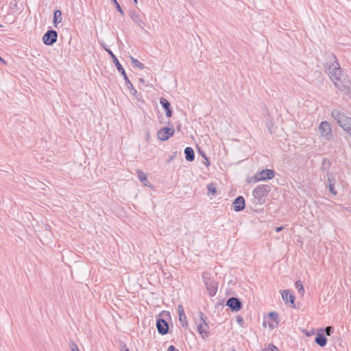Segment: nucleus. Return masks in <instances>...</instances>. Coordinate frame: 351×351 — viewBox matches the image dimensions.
Here are the masks:
<instances>
[{
  "mask_svg": "<svg viewBox=\"0 0 351 351\" xmlns=\"http://www.w3.org/2000/svg\"><path fill=\"white\" fill-rule=\"evenodd\" d=\"M324 56L326 60L324 63V68L329 77L333 82L336 88L341 91H346L348 89L351 82L349 78L342 73L336 56L332 52H326Z\"/></svg>",
  "mask_w": 351,
  "mask_h": 351,
  "instance_id": "obj_1",
  "label": "nucleus"
},
{
  "mask_svg": "<svg viewBox=\"0 0 351 351\" xmlns=\"http://www.w3.org/2000/svg\"><path fill=\"white\" fill-rule=\"evenodd\" d=\"M104 49L108 53V54H110V56L112 58V62L114 63L117 70L121 73V74L123 77L125 84H126L128 89L130 90V93L136 97H137V90L134 88L132 84L129 80V79L127 76V74H126L123 67L119 62V60L117 59V58L115 56V55L112 53V51L110 49L106 48V47H104Z\"/></svg>",
  "mask_w": 351,
  "mask_h": 351,
  "instance_id": "obj_2",
  "label": "nucleus"
},
{
  "mask_svg": "<svg viewBox=\"0 0 351 351\" xmlns=\"http://www.w3.org/2000/svg\"><path fill=\"white\" fill-rule=\"evenodd\" d=\"M271 191V186L268 184H261L257 186L252 191L254 203L256 205L263 204L265 198Z\"/></svg>",
  "mask_w": 351,
  "mask_h": 351,
  "instance_id": "obj_3",
  "label": "nucleus"
},
{
  "mask_svg": "<svg viewBox=\"0 0 351 351\" xmlns=\"http://www.w3.org/2000/svg\"><path fill=\"white\" fill-rule=\"evenodd\" d=\"M332 117L336 120L340 127L344 130L351 125V117H348L344 112L335 109L332 111Z\"/></svg>",
  "mask_w": 351,
  "mask_h": 351,
  "instance_id": "obj_4",
  "label": "nucleus"
},
{
  "mask_svg": "<svg viewBox=\"0 0 351 351\" xmlns=\"http://www.w3.org/2000/svg\"><path fill=\"white\" fill-rule=\"evenodd\" d=\"M199 322L197 323V331L203 339L209 336V326L206 322L207 317L202 311H199Z\"/></svg>",
  "mask_w": 351,
  "mask_h": 351,
  "instance_id": "obj_5",
  "label": "nucleus"
},
{
  "mask_svg": "<svg viewBox=\"0 0 351 351\" xmlns=\"http://www.w3.org/2000/svg\"><path fill=\"white\" fill-rule=\"evenodd\" d=\"M321 136L326 140H330L332 135V128L330 124L328 121H322L318 127Z\"/></svg>",
  "mask_w": 351,
  "mask_h": 351,
  "instance_id": "obj_6",
  "label": "nucleus"
},
{
  "mask_svg": "<svg viewBox=\"0 0 351 351\" xmlns=\"http://www.w3.org/2000/svg\"><path fill=\"white\" fill-rule=\"evenodd\" d=\"M58 38V33L53 29L48 30L43 36V41L46 45H52Z\"/></svg>",
  "mask_w": 351,
  "mask_h": 351,
  "instance_id": "obj_7",
  "label": "nucleus"
},
{
  "mask_svg": "<svg viewBox=\"0 0 351 351\" xmlns=\"http://www.w3.org/2000/svg\"><path fill=\"white\" fill-rule=\"evenodd\" d=\"M275 176V171L272 169H265L258 172L254 176L256 181L266 180L267 179H271Z\"/></svg>",
  "mask_w": 351,
  "mask_h": 351,
  "instance_id": "obj_8",
  "label": "nucleus"
},
{
  "mask_svg": "<svg viewBox=\"0 0 351 351\" xmlns=\"http://www.w3.org/2000/svg\"><path fill=\"white\" fill-rule=\"evenodd\" d=\"M203 278L207 291L210 296H214L217 291V283L210 278H205L204 276Z\"/></svg>",
  "mask_w": 351,
  "mask_h": 351,
  "instance_id": "obj_9",
  "label": "nucleus"
},
{
  "mask_svg": "<svg viewBox=\"0 0 351 351\" xmlns=\"http://www.w3.org/2000/svg\"><path fill=\"white\" fill-rule=\"evenodd\" d=\"M175 132L173 128L165 127L158 132V138L162 141H167L171 137Z\"/></svg>",
  "mask_w": 351,
  "mask_h": 351,
  "instance_id": "obj_10",
  "label": "nucleus"
},
{
  "mask_svg": "<svg viewBox=\"0 0 351 351\" xmlns=\"http://www.w3.org/2000/svg\"><path fill=\"white\" fill-rule=\"evenodd\" d=\"M226 306L232 311H239L242 308V302L239 298L232 297L227 300Z\"/></svg>",
  "mask_w": 351,
  "mask_h": 351,
  "instance_id": "obj_11",
  "label": "nucleus"
},
{
  "mask_svg": "<svg viewBox=\"0 0 351 351\" xmlns=\"http://www.w3.org/2000/svg\"><path fill=\"white\" fill-rule=\"evenodd\" d=\"M156 328L160 335H166L169 332V324L162 318H158L156 321Z\"/></svg>",
  "mask_w": 351,
  "mask_h": 351,
  "instance_id": "obj_12",
  "label": "nucleus"
},
{
  "mask_svg": "<svg viewBox=\"0 0 351 351\" xmlns=\"http://www.w3.org/2000/svg\"><path fill=\"white\" fill-rule=\"evenodd\" d=\"M282 300L283 301L286 303V304H288L289 303L290 304V306L292 307V308H295V296L291 293L290 291L289 290H284L282 292Z\"/></svg>",
  "mask_w": 351,
  "mask_h": 351,
  "instance_id": "obj_13",
  "label": "nucleus"
},
{
  "mask_svg": "<svg viewBox=\"0 0 351 351\" xmlns=\"http://www.w3.org/2000/svg\"><path fill=\"white\" fill-rule=\"evenodd\" d=\"M233 209L235 211H241L245 208V199L242 196H239L233 202Z\"/></svg>",
  "mask_w": 351,
  "mask_h": 351,
  "instance_id": "obj_14",
  "label": "nucleus"
},
{
  "mask_svg": "<svg viewBox=\"0 0 351 351\" xmlns=\"http://www.w3.org/2000/svg\"><path fill=\"white\" fill-rule=\"evenodd\" d=\"M323 332V329L319 330L315 339V342L321 347L325 346L327 343V338L324 335Z\"/></svg>",
  "mask_w": 351,
  "mask_h": 351,
  "instance_id": "obj_15",
  "label": "nucleus"
},
{
  "mask_svg": "<svg viewBox=\"0 0 351 351\" xmlns=\"http://www.w3.org/2000/svg\"><path fill=\"white\" fill-rule=\"evenodd\" d=\"M160 104H161L163 109L165 110V114L167 117H171L172 116V110L171 108V104L168 101V100L164 97H161L160 99Z\"/></svg>",
  "mask_w": 351,
  "mask_h": 351,
  "instance_id": "obj_16",
  "label": "nucleus"
},
{
  "mask_svg": "<svg viewBox=\"0 0 351 351\" xmlns=\"http://www.w3.org/2000/svg\"><path fill=\"white\" fill-rule=\"evenodd\" d=\"M130 18L132 19V20L136 23V24H138V25L143 29V25H145V23H143V21L140 19V16L138 15V13H136L135 11H130V14H129Z\"/></svg>",
  "mask_w": 351,
  "mask_h": 351,
  "instance_id": "obj_17",
  "label": "nucleus"
},
{
  "mask_svg": "<svg viewBox=\"0 0 351 351\" xmlns=\"http://www.w3.org/2000/svg\"><path fill=\"white\" fill-rule=\"evenodd\" d=\"M178 311L179 315V319L182 326L187 325L186 317L184 313V308L182 305H179L178 307Z\"/></svg>",
  "mask_w": 351,
  "mask_h": 351,
  "instance_id": "obj_18",
  "label": "nucleus"
},
{
  "mask_svg": "<svg viewBox=\"0 0 351 351\" xmlns=\"http://www.w3.org/2000/svg\"><path fill=\"white\" fill-rule=\"evenodd\" d=\"M185 158L187 161L191 162L195 159V153L193 148L187 147L184 149Z\"/></svg>",
  "mask_w": 351,
  "mask_h": 351,
  "instance_id": "obj_19",
  "label": "nucleus"
},
{
  "mask_svg": "<svg viewBox=\"0 0 351 351\" xmlns=\"http://www.w3.org/2000/svg\"><path fill=\"white\" fill-rule=\"evenodd\" d=\"M62 12L60 10H56L53 14V23L55 27H58V25L62 22Z\"/></svg>",
  "mask_w": 351,
  "mask_h": 351,
  "instance_id": "obj_20",
  "label": "nucleus"
},
{
  "mask_svg": "<svg viewBox=\"0 0 351 351\" xmlns=\"http://www.w3.org/2000/svg\"><path fill=\"white\" fill-rule=\"evenodd\" d=\"M327 176H328V183L329 191L332 194L336 195L337 191L335 189V180L334 178H331L332 174H329L328 173Z\"/></svg>",
  "mask_w": 351,
  "mask_h": 351,
  "instance_id": "obj_21",
  "label": "nucleus"
},
{
  "mask_svg": "<svg viewBox=\"0 0 351 351\" xmlns=\"http://www.w3.org/2000/svg\"><path fill=\"white\" fill-rule=\"evenodd\" d=\"M136 173L138 175L139 180L141 182H143L144 185L147 186V184L146 183L148 182L147 175L143 171L139 169L136 170Z\"/></svg>",
  "mask_w": 351,
  "mask_h": 351,
  "instance_id": "obj_22",
  "label": "nucleus"
},
{
  "mask_svg": "<svg viewBox=\"0 0 351 351\" xmlns=\"http://www.w3.org/2000/svg\"><path fill=\"white\" fill-rule=\"evenodd\" d=\"M130 60L133 66L137 67L140 69H143L145 68L144 64L134 57L130 56Z\"/></svg>",
  "mask_w": 351,
  "mask_h": 351,
  "instance_id": "obj_23",
  "label": "nucleus"
},
{
  "mask_svg": "<svg viewBox=\"0 0 351 351\" xmlns=\"http://www.w3.org/2000/svg\"><path fill=\"white\" fill-rule=\"evenodd\" d=\"M295 287L298 289L300 294L303 295L304 293V289L302 285V282L301 280H298L295 283Z\"/></svg>",
  "mask_w": 351,
  "mask_h": 351,
  "instance_id": "obj_24",
  "label": "nucleus"
},
{
  "mask_svg": "<svg viewBox=\"0 0 351 351\" xmlns=\"http://www.w3.org/2000/svg\"><path fill=\"white\" fill-rule=\"evenodd\" d=\"M208 194L214 195L216 193V188L214 184L210 183L207 186Z\"/></svg>",
  "mask_w": 351,
  "mask_h": 351,
  "instance_id": "obj_25",
  "label": "nucleus"
},
{
  "mask_svg": "<svg viewBox=\"0 0 351 351\" xmlns=\"http://www.w3.org/2000/svg\"><path fill=\"white\" fill-rule=\"evenodd\" d=\"M112 3L113 4L115 5L116 6V8L117 10V11L121 14V15H124V12L123 10H122L121 7L120 6V5L119 4V3L117 2V0H112Z\"/></svg>",
  "mask_w": 351,
  "mask_h": 351,
  "instance_id": "obj_26",
  "label": "nucleus"
},
{
  "mask_svg": "<svg viewBox=\"0 0 351 351\" xmlns=\"http://www.w3.org/2000/svg\"><path fill=\"white\" fill-rule=\"evenodd\" d=\"M327 336H330L334 332V328L332 326H327L323 329Z\"/></svg>",
  "mask_w": 351,
  "mask_h": 351,
  "instance_id": "obj_27",
  "label": "nucleus"
},
{
  "mask_svg": "<svg viewBox=\"0 0 351 351\" xmlns=\"http://www.w3.org/2000/svg\"><path fill=\"white\" fill-rule=\"evenodd\" d=\"M69 346L71 351H80L77 345L73 341L69 342Z\"/></svg>",
  "mask_w": 351,
  "mask_h": 351,
  "instance_id": "obj_28",
  "label": "nucleus"
},
{
  "mask_svg": "<svg viewBox=\"0 0 351 351\" xmlns=\"http://www.w3.org/2000/svg\"><path fill=\"white\" fill-rule=\"evenodd\" d=\"M261 351H278V350L274 345L269 344L267 348L263 349Z\"/></svg>",
  "mask_w": 351,
  "mask_h": 351,
  "instance_id": "obj_29",
  "label": "nucleus"
},
{
  "mask_svg": "<svg viewBox=\"0 0 351 351\" xmlns=\"http://www.w3.org/2000/svg\"><path fill=\"white\" fill-rule=\"evenodd\" d=\"M269 316L272 318V319H277L278 317V313H276V312H271L269 314Z\"/></svg>",
  "mask_w": 351,
  "mask_h": 351,
  "instance_id": "obj_30",
  "label": "nucleus"
},
{
  "mask_svg": "<svg viewBox=\"0 0 351 351\" xmlns=\"http://www.w3.org/2000/svg\"><path fill=\"white\" fill-rule=\"evenodd\" d=\"M236 320L241 325L243 323V317L241 316H239V315L237 316L236 317Z\"/></svg>",
  "mask_w": 351,
  "mask_h": 351,
  "instance_id": "obj_31",
  "label": "nucleus"
},
{
  "mask_svg": "<svg viewBox=\"0 0 351 351\" xmlns=\"http://www.w3.org/2000/svg\"><path fill=\"white\" fill-rule=\"evenodd\" d=\"M168 351H179V350H176L173 346H170L168 348Z\"/></svg>",
  "mask_w": 351,
  "mask_h": 351,
  "instance_id": "obj_32",
  "label": "nucleus"
},
{
  "mask_svg": "<svg viewBox=\"0 0 351 351\" xmlns=\"http://www.w3.org/2000/svg\"><path fill=\"white\" fill-rule=\"evenodd\" d=\"M314 333V330L306 331L305 334L306 336L310 337Z\"/></svg>",
  "mask_w": 351,
  "mask_h": 351,
  "instance_id": "obj_33",
  "label": "nucleus"
},
{
  "mask_svg": "<svg viewBox=\"0 0 351 351\" xmlns=\"http://www.w3.org/2000/svg\"><path fill=\"white\" fill-rule=\"evenodd\" d=\"M283 230V227H282V226L277 227V228H276V232H280V231H281V230Z\"/></svg>",
  "mask_w": 351,
  "mask_h": 351,
  "instance_id": "obj_34",
  "label": "nucleus"
},
{
  "mask_svg": "<svg viewBox=\"0 0 351 351\" xmlns=\"http://www.w3.org/2000/svg\"><path fill=\"white\" fill-rule=\"evenodd\" d=\"M346 132H348L349 133V134L351 136V125L350 126H348V128H346L345 130Z\"/></svg>",
  "mask_w": 351,
  "mask_h": 351,
  "instance_id": "obj_35",
  "label": "nucleus"
},
{
  "mask_svg": "<svg viewBox=\"0 0 351 351\" xmlns=\"http://www.w3.org/2000/svg\"><path fill=\"white\" fill-rule=\"evenodd\" d=\"M122 351H130V350L126 347V346L124 344L122 346Z\"/></svg>",
  "mask_w": 351,
  "mask_h": 351,
  "instance_id": "obj_36",
  "label": "nucleus"
},
{
  "mask_svg": "<svg viewBox=\"0 0 351 351\" xmlns=\"http://www.w3.org/2000/svg\"><path fill=\"white\" fill-rule=\"evenodd\" d=\"M0 62H2L3 64H5V61L0 56Z\"/></svg>",
  "mask_w": 351,
  "mask_h": 351,
  "instance_id": "obj_37",
  "label": "nucleus"
},
{
  "mask_svg": "<svg viewBox=\"0 0 351 351\" xmlns=\"http://www.w3.org/2000/svg\"><path fill=\"white\" fill-rule=\"evenodd\" d=\"M203 157H204V158H205V160H206V161H207L206 165H207V166H208V165H209V162H208V158H206V155H203Z\"/></svg>",
  "mask_w": 351,
  "mask_h": 351,
  "instance_id": "obj_38",
  "label": "nucleus"
},
{
  "mask_svg": "<svg viewBox=\"0 0 351 351\" xmlns=\"http://www.w3.org/2000/svg\"><path fill=\"white\" fill-rule=\"evenodd\" d=\"M139 82H140L141 83H142V84H144V83H145V80H144V79H143V78H140V79H139Z\"/></svg>",
  "mask_w": 351,
  "mask_h": 351,
  "instance_id": "obj_39",
  "label": "nucleus"
},
{
  "mask_svg": "<svg viewBox=\"0 0 351 351\" xmlns=\"http://www.w3.org/2000/svg\"><path fill=\"white\" fill-rule=\"evenodd\" d=\"M177 130L178 131H180V130H181V125L180 124H178V125L177 126Z\"/></svg>",
  "mask_w": 351,
  "mask_h": 351,
  "instance_id": "obj_40",
  "label": "nucleus"
},
{
  "mask_svg": "<svg viewBox=\"0 0 351 351\" xmlns=\"http://www.w3.org/2000/svg\"><path fill=\"white\" fill-rule=\"evenodd\" d=\"M133 1L134 3V4H137V3H138L137 0H133Z\"/></svg>",
  "mask_w": 351,
  "mask_h": 351,
  "instance_id": "obj_41",
  "label": "nucleus"
},
{
  "mask_svg": "<svg viewBox=\"0 0 351 351\" xmlns=\"http://www.w3.org/2000/svg\"><path fill=\"white\" fill-rule=\"evenodd\" d=\"M326 161V159H324V160H323V165H325Z\"/></svg>",
  "mask_w": 351,
  "mask_h": 351,
  "instance_id": "obj_42",
  "label": "nucleus"
},
{
  "mask_svg": "<svg viewBox=\"0 0 351 351\" xmlns=\"http://www.w3.org/2000/svg\"><path fill=\"white\" fill-rule=\"evenodd\" d=\"M347 211H350V208H345Z\"/></svg>",
  "mask_w": 351,
  "mask_h": 351,
  "instance_id": "obj_43",
  "label": "nucleus"
},
{
  "mask_svg": "<svg viewBox=\"0 0 351 351\" xmlns=\"http://www.w3.org/2000/svg\"><path fill=\"white\" fill-rule=\"evenodd\" d=\"M232 351H236V350L234 349H233Z\"/></svg>",
  "mask_w": 351,
  "mask_h": 351,
  "instance_id": "obj_44",
  "label": "nucleus"
},
{
  "mask_svg": "<svg viewBox=\"0 0 351 351\" xmlns=\"http://www.w3.org/2000/svg\"><path fill=\"white\" fill-rule=\"evenodd\" d=\"M2 27V25L0 24V27Z\"/></svg>",
  "mask_w": 351,
  "mask_h": 351,
  "instance_id": "obj_45",
  "label": "nucleus"
}]
</instances>
